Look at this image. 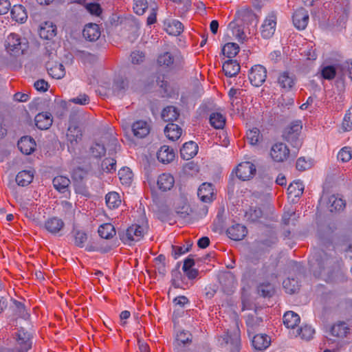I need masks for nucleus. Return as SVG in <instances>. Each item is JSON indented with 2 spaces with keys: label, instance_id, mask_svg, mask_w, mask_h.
Here are the masks:
<instances>
[{
  "label": "nucleus",
  "instance_id": "6",
  "mask_svg": "<svg viewBox=\"0 0 352 352\" xmlns=\"http://www.w3.org/2000/svg\"><path fill=\"white\" fill-rule=\"evenodd\" d=\"M68 151L70 153L75 152L76 146L82 140V133L81 129L75 125L69 126L66 134Z\"/></svg>",
  "mask_w": 352,
  "mask_h": 352
},
{
  "label": "nucleus",
  "instance_id": "29",
  "mask_svg": "<svg viewBox=\"0 0 352 352\" xmlns=\"http://www.w3.org/2000/svg\"><path fill=\"white\" fill-rule=\"evenodd\" d=\"M56 34V26L53 23L45 22L41 27L39 35L44 39H51Z\"/></svg>",
  "mask_w": 352,
  "mask_h": 352
},
{
  "label": "nucleus",
  "instance_id": "42",
  "mask_svg": "<svg viewBox=\"0 0 352 352\" xmlns=\"http://www.w3.org/2000/svg\"><path fill=\"white\" fill-rule=\"evenodd\" d=\"M304 185L300 181L294 182L287 188L289 195H293L296 198L300 197L302 195Z\"/></svg>",
  "mask_w": 352,
  "mask_h": 352
},
{
  "label": "nucleus",
  "instance_id": "19",
  "mask_svg": "<svg viewBox=\"0 0 352 352\" xmlns=\"http://www.w3.org/2000/svg\"><path fill=\"white\" fill-rule=\"evenodd\" d=\"M279 86L285 91H289L295 85V78L294 74L283 72L280 73L277 80Z\"/></svg>",
  "mask_w": 352,
  "mask_h": 352
},
{
  "label": "nucleus",
  "instance_id": "51",
  "mask_svg": "<svg viewBox=\"0 0 352 352\" xmlns=\"http://www.w3.org/2000/svg\"><path fill=\"white\" fill-rule=\"evenodd\" d=\"M283 285L286 292L291 294L296 292L299 289L298 282L294 278L285 280Z\"/></svg>",
  "mask_w": 352,
  "mask_h": 352
},
{
  "label": "nucleus",
  "instance_id": "39",
  "mask_svg": "<svg viewBox=\"0 0 352 352\" xmlns=\"http://www.w3.org/2000/svg\"><path fill=\"white\" fill-rule=\"evenodd\" d=\"M179 112L177 109L172 106L167 107L164 109L162 112V118L165 122H170L173 123L179 117Z\"/></svg>",
  "mask_w": 352,
  "mask_h": 352
},
{
  "label": "nucleus",
  "instance_id": "44",
  "mask_svg": "<svg viewBox=\"0 0 352 352\" xmlns=\"http://www.w3.org/2000/svg\"><path fill=\"white\" fill-rule=\"evenodd\" d=\"M107 206L111 208L114 209L118 208L121 204V199L118 193L116 192H109L106 197Z\"/></svg>",
  "mask_w": 352,
  "mask_h": 352
},
{
  "label": "nucleus",
  "instance_id": "46",
  "mask_svg": "<svg viewBox=\"0 0 352 352\" xmlns=\"http://www.w3.org/2000/svg\"><path fill=\"white\" fill-rule=\"evenodd\" d=\"M239 47L236 43H228L223 46L222 49L223 55L230 58L234 57L239 53Z\"/></svg>",
  "mask_w": 352,
  "mask_h": 352
},
{
  "label": "nucleus",
  "instance_id": "27",
  "mask_svg": "<svg viewBox=\"0 0 352 352\" xmlns=\"http://www.w3.org/2000/svg\"><path fill=\"white\" fill-rule=\"evenodd\" d=\"M157 184L161 190L167 191L173 187L175 179L170 174L163 173L159 176Z\"/></svg>",
  "mask_w": 352,
  "mask_h": 352
},
{
  "label": "nucleus",
  "instance_id": "47",
  "mask_svg": "<svg viewBox=\"0 0 352 352\" xmlns=\"http://www.w3.org/2000/svg\"><path fill=\"white\" fill-rule=\"evenodd\" d=\"M189 342H191V335L187 331H182L177 335L176 343L175 344L174 350L177 347L184 349L182 344H185Z\"/></svg>",
  "mask_w": 352,
  "mask_h": 352
},
{
  "label": "nucleus",
  "instance_id": "56",
  "mask_svg": "<svg viewBox=\"0 0 352 352\" xmlns=\"http://www.w3.org/2000/svg\"><path fill=\"white\" fill-rule=\"evenodd\" d=\"M118 176L122 183L129 184L133 177V173L129 168H123L118 171Z\"/></svg>",
  "mask_w": 352,
  "mask_h": 352
},
{
  "label": "nucleus",
  "instance_id": "53",
  "mask_svg": "<svg viewBox=\"0 0 352 352\" xmlns=\"http://www.w3.org/2000/svg\"><path fill=\"white\" fill-rule=\"evenodd\" d=\"M336 65L324 66L321 70L322 76L327 80H332L336 75Z\"/></svg>",
  "mask_w": 352,
  "mask_h": 352
},
{
  "label": "nucleus",
  "instance_id": "62",
  "mask_svg": "<svg viewBox=\"0 0 352 352\" xmlns=\"http://www.w3.org/2000/svg\"><path fill=\"white\" fill-rule=\"evenodd\" d=\"M131 58L132 63L138 65L144 62L145 54L141 51L135 50L131 54Z\"/></svg>",
  "mask_w": 352,
  "mask_h": 352
},
{
  "label": "nucleus",
  "instance_id": "14",
  "mask_svg": "<svg viewBox=\"0 0 352 352\" xmlns=\"http://www.w3.org/2000/svg\"><path fill=\"white\" fill-rule=\"evenodd\" d=\"M35 125L38 129L47 130L52 124V116L49 112L38 113L34 118Z\"/></svg>",
  "mask_w": 352,
  "mask_h": 352
},
{
  "label": "nucleus",
  "instance_id": "57",
  "mask_svg": "<svg viewBox=\"0 0 352 352\" xmlns=\"http://www.w3.org/2000/svg\"><path fill=\"white\" fill-rule=\"evenodd\" d=\"M91 153L94 157H100L106 153V148L103 144L98 142L94 143L91 146Z\"/></svg>",
  "mask_w": 352,
  "mask_h": 352
},
{
  "label": "nucleus",
  "instance_id": "33",
  "mask_svg": "<svg viewBox=\"0 0 352 352\" xmlns=\"http://www.w3.org/2000/svg\"><path fill=\"white\" fill-rule=\"evenodd\" d=\"M314 333V329L309 325H305L291 332L294 337H300L301 339L307 340L311 339Z\"/></svg>",
  "mask_w": 352,
  "mask_h": 352
},
{
  "label": "nucleus",
  "instance_id": "50",
  "mask_svg": "<svg viewBox=\"0 0 352 352\" xmlns=\"http://www.w3.org/2000/svg\"><path fill=\"white\" fill-rule=\"evenodd\" d=\"M263 216V212L260 208H251L245 212V218L250 222L258 221Z\"/></svg>",
  "mask_w": 352,
  "mask_h": 352
},
{
  "label": "nucleus",
  "instance_id": "61",
  "mask_svg": "<svg viewBox=\"0 0 352 352\" xmlns=\"http://www.w3.org/2000/svg\"><path fill=\"white\" fill-rule=\"evenodd\" d=\"M229 27L232 29L233 35L235 36L239 41H242L245 39V35L243 30L239 26H236L235 23L231 22L229 24Z\"/></svg>",
  "mask_w": 352,
  "mask_h": 352
},
{
  "label": "nucleus",
  "instance_id": "32",
  "mask_svg": "<svg viewBox=\"0 0 352 352\" xmlns=\"http://www.w3.org/2000/svg\"><path fill=\"white\" fill-rule=\"evenodd\" d=\"M349 332L350 328L344 322H339L331 328V335L338 338H344Z\"/></svg>",
  "mask_w": 352,
  "mask_h": 352
},
{
  "label": "nucleus",
  "instance_id": "12",
  "mask_svg": "<svg viewBox=\"0 0 352 352\" xmlns=\"http://www.w3.org/2000/svg\"><path fill=\"white\" fill-rule=\"evenodd\" d=\"M289 155V150L283 143H276L274 144L270 151L272 158L277 162H281L286 160Z\"/></svg>",
  "mask_w": 352,
  "mask_h": 352
},
{
  "label": "nucleus",
  "instance_id": "64",
  "mask_svg": "<svg viewBox=\"0 0 352 352\" xmlns=\"http://www.w3.org/2000/svg\"><path fill=\"white\" fill-rule=\"evenodd\" d=\"M70 102L80 105H85L89 102V97L85 94H80L77 97L70 100Z\"/></svg>",
  "mask_w": 352,
  "mask_h": 352
},
{
  "label": "nucleus",
  "instance_id": "15",
  "mask_svg": "<svg viewBox=\"0 0 352 352\" xmlns=\"http://www.w3.org/2000/svg\"><path fill=\"white\" fill-rule=\"evenodd\" d=\"M227 235L234 241L242 240L247 234L246 228L241 224H234L228 228Z\"/></svg>",
  "mask_w": 352,
  "mask_h": 352
},
{
  "label": "nucleus",
  "instance_id": "22",
  "mask_svg": "<svg viewBox=\"0 0 352 352\" xmlns=\"http://www.w3.org/2000/svg\"><path fill=\"white\" fill-rule=\"evenodd\" d=\"M175 156V153L173 148L166 145L162 146L157 153V160L163 164L171 162Z\"/></svg>",
  "mask_w": 352,
  "mask_h": 352
},
{
  "label": "nucleus",
  "instance_id": "3",
  "mask_svg": "<svg viewBox=\"0 0 352 352\" xmlns=\"http://www.w3.org/2000/svg\"><path fill=\"white\" fill-rule=\"evenodd\" d=\"M120 239L124 243L131 241H139L143 236L144 230L139 225H132L126 230L119 232Z\"/></svg>",
  "mask_w": 352,
  "mask_h": 352
},
{
  "label": "nucleus",
  "instance_id": "38",
  "mask_svg": "<svg viewBox=\"0 0 352 352\" xmlns=\"http://www.w3.org/2000/svg\"><path fill=\"white\" fill-rule=\"evenodd\" d=\"M98 232L102 238L106 239L113 238L116 234L114 226L111 223H104L101 225L98 228Z\"/></svg>",
  "mask_w": 352,
  "mask_h": 352
},
{
  "label": "nucleus",
  "instance_id": "26",
  "mask_svg": "<svg viewBox=\"0 0 352 352\" xmlns=\"http://www.w3.org/2000/svg\"><path fill=\"white\" fill-rule=\"evenodd\" d=\"M131 129L134 136L138 138L146 137L150 131V128L147 122L142 120H139L133 123Z\"/></svg>",
  "mask_w": 352,
  "mask_h": 352
},
{
  "label": "nucleus",
  "instance_id": "49",
  "mask_svg": "<svg viewBox=\"0 0 352 352\" xmlns=\"http://www.w3.org/2000/svg\"><path fill=\"white\" fill-rule=\"evenodd\" d=\"M247 140L252 145H256L262 138L260 131L257 128H253L247 132Z\"/></svg>",
  "mask_w": 352,
  "mask_h": 352
},
{
  "label": "nucleus",
  "instance_id": "2",
  "mask_svg": "<svg viewBox=\"0 0 352 352\" xmlns=\"http://www.w3.org/2000/svg\"><path fill=\"white\" fill-rule=\"evenodd\" d=\"M302 127L301 122L296 120L286 127L283 133V139L294 148H299L302 145V140L300 138Z\"/></svg>",
  "mask_w": 352,
  "mask_h": 352
},
{
  "label": "nucleus",
  "instance_id": "10",
  "mask_svg": "<svg viewBox=\"0 0 352 352\" xmlns=\"http://www.w3.org/2000/svg\"><path fill=\"white\" fill-rule=\"evenodd\" d=\"M256 173L255 166L250 162H243L236 169L237 177L243 181L248 180Z\"/></svg>",
  "mask_w": 352,
  "mask_h": 352
},
{
  "label": "nucleus",
  "instance_id": "48",
  "mask_svg": "<svg viewBox=\"0 0 352 352\" xmlns=\"http://www.w3.org/2000/svg\"><path fill=\"white\" fill-rule=\"evenodd\" d=\"M19 349L12 350V352H27L32 347L31 338H16Z\"/></svg>",
  "mask_w": 352,
  "mask_h": 352
},
{
  "label": "nucleus",
  "instance_id": "11",
  "mask_svg": "<svg viewBox=\"0 0 352 352\" xmlns=\"http://www.w3.org/2000/svg\"><path fill=\"white\" fill-rule=\"evenodd\" d=\"M276 16L274 12L268 14L261 26V34L264 38H271L276 30Z\"/></svg>",
  "mask_w": 352,
  "mask_h": 352
},
{
  "label": "nucleus",
  "instance_id": "40",
  "mask_svg": "<svg viewBox=\"0 0 352 352\" xmlns=\"http://www.w3.org/2000/svg\"><path fill=\"white\" fill-rule=\"evenodd\" d=\"M69 184L70 180L66 177L57 176L53 179V185L54 188L60 192H65Z\"/></svg>",
  "mask_w": 352,
  "mask_h": 352
},
{
  "label": "nucleus",
  "instance_id": "25",
  "mask_svg": "<svg viewBox=\"0 0 352 352\" xmlns=\"http://www.w3.org/2000/svg\"><path fill=\"white\" fill-rule=\"evenodd\" d=\"M198 151L197 144L192 142H186L180 149L181 157L186 160L192 158Z\"/></svg>",
  "mask_w": 352,
  "mask_h": 352
},
{
  "label": "nucleus",
  "instance_id": "1",
  "mask_svg": "<svg viewBox=\"0 0 352 352\" xmlns=\"http://www.w3.org/2000/svg\"><path fill=\"white\" fill-rule=\"evenodd\" d=\"M334 253L331 242L320 241V248L315 250L309 261L314 276L326 280L331 278L336 262Z\"/></svg>",
  "mask_w": 352,
  "mask_h": 352
},
{
  "label": "nucleus",
  "instance_id": "9",
  "mask_svg": "<svg viewBox=\"0 0 352 352\" xmlns=\"http://www.w3.org/2000/svg\"><path fill=\"white\" fill-rule=\"evenodd\" d=\"M219 282L224 293L230 294L236 285V280L231 272H223L219 274Z\"/></svg>",
  "mask_w": 352,
  "mask_h": 352
},
{
  "label": "nucleus",
  "instance_id": "34",
  "mask_svg": "<svg viewBox=\"0 0 352 352\" xmlns=\"http://www.w3.org/2000/svg\"><path fill=\"white\" fill-rule=\"evenodd\" d=\"M182 132V129L174 123H168L164 129V133L166 137L172 141L179 139Z\"/></svg>",
  "mask_w": 352,
  "mask_h": 352
},
{
  "label": "nucleus",
  "instance_id": "58",
  "mask_svg": "<svg viewBox=\"0 0 352 352\" xmlns=\"http://www.w3.org/2000/svg\"><path fill=\"white\" fill-rule=\"evenodd\" d=\"M146 0H134L133 10L138 15H142L147 8Z\"/></svg>",
  "mask_w": 352,
  "mask_h": 352
},
{
  "label": "nucleus",
  "instance_id": "41",
  "mask_svg": "<svg viewBox=\"0 0 352 352\" xmlns=\"http://www.w3.org/2000/svg\"><path fill=\"white\" fill-rule=\"evenodd\" d=\"M345 206V203L343 199L338 198L335 195H332L329 199L328 208L332 212L334 211H340Z\"/></svg>",
  "mask_w": 352,
  "mask_h": 352
},
{
  "label": "nucleus",
  "instance_id": "5",
  "mask_svg": "<svg viewBox=\"0 0 352 352\" xmlns=\"http://www.w3.org/2000/svg\"><path fill=\"white\" fill-rule=\"evenodd\" d=\"M157 63L164 68L173 69L180 67L183 59L180 56H173L170 52H164L158 56Z\"/></svg>",
  "mask_w": 352,
  "mask_h": 352
},
{
  "label": "nucleus",
  "instance_id": "45",
  "mask_svg": "<svg viewBox=\"0 0 352 352\" xmlns=\"http://www.w3.org/2000/svg\"><path fill=\"white\" fill-rule=\"evenodd\" d=\"M14 308L13 311L14 315L17 316L19 318H23L25 320L28 319L30 316V314L25 309L24 305L16 300H13Z\"/></svg>",
  "mask_w": 352,
  "mask_h": 352
},
{
  "label": "nucleus",
  "instance_id": "8",
  "mask_svg": "<svg viewBox=\"0 0 352 352\" xmlns=\"http://www.w3.org/2000/svg\"><path fill=\"white\" fill-rule=\"evenodd\" d=\"M267 78V69L261 65H256L252 67L249 79L251 84L255 87L261 86Z\"/></svg>",
  "mask_w": 352,
  "mask_h": 352
},
{
  "label": "nucleus",
  "instance_id": "4",
  "mask_svg": "<svg viewBox=\"0 0 352 352\" xmlns=\"http://www.w3.org/2000/svg\"><path fill=\"white\" fill-rule=\"evenodd\" d=\"M23 45H25V43H22L20 36L15 33L10 34L5 43L8 52L14 55L23 53Z\"/></svg>",
  "mask_w": 352,
  "mask_h": 352
},
{
  "label": "nucleus",
  "instance_id": "17",
  "mask_svg": "<svg viewBox=\"0 0 352 352\" xmlns=\"http://www.w3.org/2000/svg\"><path fill=\"white\" fill-rule=\"evenodd\" d=\"M82 34L86 40L96 41L100 38L101 32L98 25L89 23L85 26Z\"/></svg>",
  "mask_w": 352,
  "mask_h": 352
},
{
  "label": "nucleus",
  "instance_id": "63",
  "mask_svg": "<svg viewBox=\"0 0 352 352\" xmlns=\"http://www.w3.org/2000/svg\"><path fill=\"white\" fill-rule=\"evenodd\" d=\"M311 163L310 161H307L305 157H300L296 162V168L298 170L304 171L310 168Z\"/></svg>",
  "mask_w": 352,
  "mask_h": 352
},
{
  "label": "nucleus",
  "instance_id": "21",
  "mask_svg": "<svg viewBox=\"0 0 352 352\" xmlns=\"http://www.w3.org/2000/svg\"><path fill=\"white\" fill-rule=\"evenodd\" d=\"M164 29L170 35H179L184 30L182 23L178 20L168 19L164 21Z\"/></svg>",
  "mask_w": 352,
  "mask_h": 352
},
{
  "label": "nucleus",
  "instance_id": "28",
  "mask_svg": "<svg viewBox=\"0 0 352 352\" xmlns=\"http://www.w3.org/2000/svg\"><path fill=\"white\" fill-rule=\"evenodd\" d=\"M63 226L64 223L62 219L57 217L50 218L45 223V229L52 234H57Z\"/></svg>",
  "mask_w": 352,
  "mask_h": 352
},
{
  "label": "nucleus",
  "instance_id": "54",
  "mask_svg": "<svg viewBox=\"0 0 352 352\" xmlns=\"http://www.w3.org/2000/svg\"><path fill=\"white\" fill-rule=\"evenodd\" d=\"M352 158V151L349 146L343 147L338 154V159L342 162H349Z\"/></svg>",
  "mask_w": 352,
  "mask_h": 352
},
{
  "label": "nucleus",
  "instance_id": "20",
  "mask_svg": "<svg viewBox=\"0 0 352 352\" xmlns=\"http://www.w3.org/2000/svg\"><path fill=\"white\" fill-rule=\"evenodd\" d=\"M19 149L25 155L31 154L35 149L34 140L30 136L22 137L17 144Z\"/></svg>",
  "mask_w": 352,
  "mask_h": 352
},
{
  "label": "nucleus",
  "instance_id": "35",
  "mask_svg": "<svg viewBox=\"0 0 352 352\" xmlns=\"http://www.w3.org/2000/svg\"><path fill=\"white\" fill-rule=\"evenodd\" d=\"M223 70L226 76L232 77L239 72L240 65L236 60L230 59L223 63Z\"/></svg>",
  "mask_w": 352,
  "mask_h": 352
},
{
  "label": "nucleus",
  "instance_id": "36",
  "mask_svg": "<svg viewBox=\"0 0 352 352\" xmlns=\"http://www.w3.org/2000/svg\"><path fill=\"white\" fill-rule=\"evenodd\" d=\"M34 173L32 170H23L19 172L16 176V182L19 186H26L29 185L33 179Z\"/></svg>",
  "mask_w": 352,
  "mask_h": 352
},
{
  "label": "nucleus",
  "instance_id": "23",
  "mask_svg": "<svg viewBox=\"0 0 352 352\" xmlns=\"http://www.w3.org/2000/svg\"><path fill=\"white\" fill-rule=\"evenodd\" d=\"M263 324V318L255 314H250L246 318V325L248 327V333L249 336L258 330L259 327Z\"/></svg>",
  "mask_w": 352,
  "mask_h": 352
},
{
  "label": "nucleus",
  "instance_id": "43",
  "mask_svg": "<svg viewBox=\"0 0 352 352\" xmlns=\"http://www.w3.org/2000/svg\"><path fill=\"white\" fill-rule=\"evenodd\" d=\"M210 123L215 129H223L226 124V118L220 113H212L210 116Z\"/></svg>",
  "mask_w": 352,
  "mask_h": 352
},
{
  "label": "nucleus",
  "instance_id": "24",
  "mask_svg": "<svg viewBox=\"0 0 352 352\" xmlns=\"http://www.w3.org/2000/svg\"><path fill=\"white\" fill-rule=\"evenodd\" d=\"M214 192L212 186L210 183L202 184L197 191V195L199 199L206 203L210 202L212 199Z\"/></svg>",
  "mask_w": 352,
  "mask_h": 352
},
{
  "label": "nucleus",
  "instance_id": "13",
  "mask_svg": "<svg viewBox=\"0 0 352 352\" xmlns=\"http://www.w3.org/2000/svg\"><path fill=\"white\" fill-rule=\"evenodd\" d=\"M309 21L308 12L300 8L296 10L293 15V23L298 30H304Z\"/></svg>",
  "mask_w": 352,
  "mask_h": 352
},
{
  "label": "nucleus",
  "instance_id": "55",
  "mask_svg": "<svg viewBox=\"0 0 352 352\" xmlns=\"http://www.w3.org/2000/svg\"><path fill=\"white\" fill-rule=\"evenodd\" d=\"M87 240V235L85 232L76 230L74 232V243L79 248L85 246V243Z\"/></svg>",
  "mask_w": 352,
  "mask_h": 352
},
{
  "label": "nucleus",
  "instance_id": "59",
  "mask_svg": "<svg viewBox=\"0 0 352 352\" xmlns=\"http://www.w3.org/2000/svg\"><path fill=\"white\" fill-rule=\"evenodd\" d=\"M173 1L177 5L179 12L185 13L191 7V0H170Z\"/></svg>",
  "mask_w": 352,
  "mask_h": 352
},
{
  "label": "nucleus",
  "instance_id": "18",
  "mask_svg": "<svg viewBox=\"0 0 352 352\" xmlns=\"http://www.w3.org/2000/svg\"><path fill=\"white\" fill-rule=\"evenodd\" d=\"M270 337L266 334H256L252 338V343L254 349L258 351L265 350L270 344Z\"/></svg>",
  "mask_w": 352,
  "mask_h": 352
},
{
  "label": "nucleus",
  "instance_id": "7",
  "mask_svg": "<svg viewBox=\"0 0 352 352\" xmlns=\"http://www.w3.org/2000/svg\"><path fill=\"white\" fill-rule=\"evenodd\" d=\"M226 345L229 347L230 352H239L241 349L240 330L236 324L232 331H228L223 338Z\"/></svg>",
  "mask_w": 352,
  "mask_h": 352
},
{
  "label": "nucleus",
  "instance_id": "30",
  "mask_svg": "<svg viewBox=\"0 0 352 352\" xmlns=\"http://www.w3.org/2000/svg\"><path fill=\"white\" fill-rule=\"evenodd\" d=\"M300 321V316L294 311H287L283 316V323L285 327L288 329L296 330V327L298 326Z\"/></svg>",
  "mask_w": 352,
  "mask_h": 352
},
{
  "label": "nucleus",
  "instance_id": "60",
  "mask_svg": "<svg viewBox=\"0 0 352 352\" xmlns=\"http://www.w3.org/2000/svg\"><path fill=\"white\" fill-rule=\"evenodd\" d=\"M192 243H190L188 245L186 248L182 247V246H175L172 245V255L173 256L177 259L179 256L182 254L187 252L189 251L190 247L192 246Z\"/></svg>",
  "mask_w": 352,
  "mask_h": 352
},
{
  "label": "nucleus",
  "instance_id": "52",
  "mask_svg": "<svg viewBox=\"0 0 352 352\" xmlns=\"http://www.w3.org/2000/svg\"><path fill=\"white\" fill-rule=\"evenodd\" d=\"M102 170L107 173H112L116 170V161L113 158H105L101 164Z\"/></svg>",
  "mask_w": 352,
  "mask_h": 352
},
{
  "label": "nucleus",
  "instance_id": "31",
  "mask_svg": "<svg viewBox=\"0 0 352 352\" xmlns=\"http://www.w3.org/2000/svg\"><path fill=\"white\" fill-rule=\"evenodd\" d=\"M12 19L16 22L24 23L28 19V14L24 6L22 5H15L11 9Z\"/></svg>",
  "mask_w": 352,
  "mask_h": 352
},
{
  "label": "nucleus",
  "instance_id": "37",
  "mask_svg": "<svg viewBox=\"0 0 352 352\" xmlns=\"http://www.w3.org/2000/svg\"><path fill=\"white\" fill-rule=\"evenodd\" d=\"M275 289L274 285L267 281L260 283L257 286V293L263 297H271L274 295Z\"/></svg>",
  "mask_w": 352,
  "mask_h": 352
},
{
  "label": "nucleus",
  "instance_id": "16",
  "mask_svg": "<svg viewBox=\"0 0 352 352\" xmlns=\"http://www.w3.org/2000/svg\"><path fill=\"white\" fill-rule=\"evenodd\" d=\"M46 69L48 72V74L52 78L56 79H60L65 75V70L63 65L57 62H47Z\"/></svg>",
  "mask_w": 352,
  "mask_h": 352
}]
</instances>
